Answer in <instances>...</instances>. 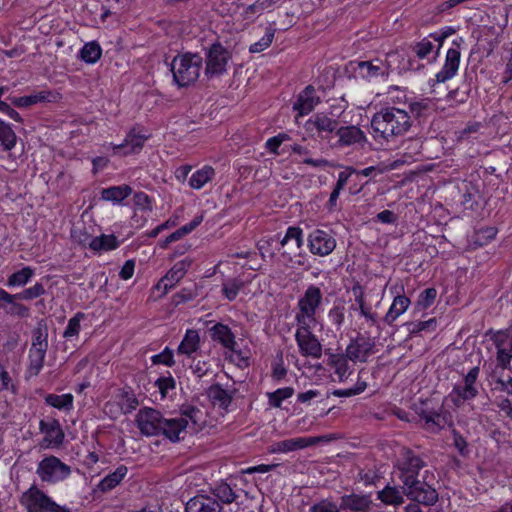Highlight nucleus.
Instances as JSON below:
<instances>
[{"mask_svg": "<svg viewBox=\"0 0 512 512\" xmlns=\"http://www.w3.org/2000/svg\"><path fill=\"white\" fill-rule=\"evenodd\" d=\"M402 461L399 464L400 479L403 493L414 502L425 506L434 505L438 501L437 491L425 481H420L418 473L425 466L424 461L408 448L401 450Z\"/></svg>", "mask_w": 512, "mask_h": 512, "instance_id": "obj_1", "label": "nucleus"}, {"mask_svg": "<svg viewBox=\"0 0 512 512\" xmlns=\"http://www.w3.org/2000/svg\"><path fill=\"white\" fill-rule=\"evenodd\" d=\"M136 423L140 432L146 436L164 434L172 442L181 439L188 421L183 419H164L161 413L152 408L141 409L136 415Z\"/></svg>", "mask_w": 512, "mask_h": 512, "instance_id": "obj_2", "label": "nucleus"}, {"mask_svg": "<svg viewBox=\"0 0 512 512\" xmlns=\"http://www.w3.org/2000/svg\"><path fill=\"white\" fill-rule=\"evenodd\" d=\"M411 125L410 115L405 110L396 107L382 108L374 114L371 120L374 138L385 140L403 135Z\"/></svg>", "mask_w": 512, "mask_h": 512, "instance_id": "obj_3", "label": "nucleus"}, {"mask_svg": "<svg viewBox=\"0 0 512 512\" xmlns=\"http://www.w3.org/2000/svg\"><path fill=\"white\" fill-rule=\"evenodd\" d=\"M203 58L197 53L177 55L171 62L173 80L179 87H187L199 78Z\"/></svg>", "mask_w": 512, "mask_h": 512, "instance_id": "obj_4", "label": "nucleus"}, {"mask_svg": "<svg viewBox=\"0 0 512 512\" xmlns=\"http://www.w3.org/2000/svg\"><path fill=\"white\" fill-rule=\"evenodd\" d=\"M21 503L28 512H70L69 508L58 505L36 486L23 493Z\"/></svg>", "mask_w": 512, "mask_h": 512, "instance_id": "obj_5", "label": "nucleus"}, {"mask_svg": "<svg viewBox=\"0 0 512 512\" xmlns=\"http://www.w3.org/2000/svg\"><path fill=\"white\" fill-rule=\"evenodd\" d=\"M36 473L43 482L57 483L71 474V467L56 456H48L39 462Z\"/></svg>", "mask_w": 512, "mask_h": 512, "instance_id": "obj_6", "label": "nucleus"}, {"mask_svg": "<svg viewBox=\"0 0 512 512\" xmlns=\"http://www.w3.org/2000/svg\"><path fill=\"white\" fill-rule=\"evenodd\" d=\"M230 58L229 51L220 43L212 44L206 53L205 76L210 79L223 74Z\"/></svg>", "mask_w": 512, "mask_h": 512, "instance_id": "obj_7", "label": "nucleus"}, {"mask_svg": "<svg viewBox=\"0 0 512 512\" xmlns=\"http://www.w3.org/2000/svg\"><path fill=\"white\" fill-rule=\"evenodd\" d=\"M480 368L475 366L471 368L464 377V384L455 385L450 394L452 402L460 406L462 402L472 400L478 395L476 381L479 376Z\"/></svg>", "mask_w": 512, "mask_h": 512, "instance_id": "obj_8", "label": "nucleus"}, {"mask_svg": "<svg viewBox=\"0 0 512 512\" xmlns=\"http://www.w3.org/2000/svg\"><path fill=\"white\" fill-rule=\"evenodd\" d=\"M310 252L318 256L329 255L336 247V240L326 231L316 229L308 236Z\"/></svg>", "mask_w": 512, "mask_h": 512, "instance_id": "obj_9", "label": "nucleus"}, {"mask_svg": "<svg viewBox=\"0 0 512 512\" xmlns=\"http://www.w3.org/2000/svg\"><path fill=\"white\" fill-rule=\"evenodd\" d=\"M374 346L375 342L373 339L358 335L348 344L346 357L353 362H366L368 357L373 353Z\"/></svg>", "mask_w": 512, "mask_h": 512, "instance_id": "obj_10", "label": "nucleus"}, {"mask_svg": "<svg viewBox=\"0 0 512 512\" xmlns=\"http://www.w3.org/2000/svg\"><path fill=\"white\" fill-rule=\"evenodd\" d=\"M462 42V38H460L459 41H453V44L456 46V48H450L447 51L444 66L436 74L437 82L444 83L456 75L460 64V45Z\"/></svg>", "mask_w": 512, "mask_h": 512, "instance_id": "obj_11", "label": "nucleus"}, {"mask_svg": "<svg viewBox=\"0 0 512 512\" xmlns=\"http://www.w3.org/2000/svg\"><path fill=\"white\" fill-rule=\"evenodd\" d=\"M321 437H298L274 442L269 447L270 453H288L304 449L318 443Z\"/></svg>", "mask_w": 512, "mask_h": 512, "instance_id": "obj_12", "label": "nucleus"}, {"mask_svg": "<svg viewBox=\"0 0 512 512\" xmlns=\"http://www.w3.org/2000/svg\"><path fill=\"white\" fill-rule=\"evenodd\" d=\"M236 392L235 388L224 389L219 383H215L207 389L206 394L214 406L227 411Z\"/></svg>", "mask_w": 512, "mask_h": 512, "instance_id": "obj_13", "label": "nucleus"}, {"mask_svg": "<svg viewBox=\"0 0 512 512\" xmlns=\"http://www.w3.org/2000/svg\"><path fill=\"white\" fill-rule=\"evenodd\" d=\"M320 102L318 96L315 95V88L308 85L297 97L293 104V109L298 112V116L309 114Z\"/></svg>", "mask_w": 512, "mask_h": 512, "instance_id": "obj_14", "label": "nucleus"}, {"mask_svg": "<svg viewBox=\"0 0 512 512\" xmlns=\"http://www.w3.org/2000/svg\"><path fill=\"white\" fill-rule=\"evenodd\" d=\"M39 429L45 434L44 442L48 443L47 447H59L63 443L65 434L58 420L52 419L49 422L41 420L39 423Z\"/></svg>", "mask_w": 512, "mask_h": 512, "instance_id": "obj_15", "label": "nucleus"}, {"mask_svg": "<svg viewBox=\"0 0 512 512\" xmlns=\"http://www.w3.org/2000/svg\"><path fill=\"white\" fill-rule=\"evenodd\" d=\"M295 339L303 356L317 359L321 357L322 345L313 333L295 334Z\"/></svg>", "mask_w": 512, "mask_h": 512, "instance_id": "obj_16", "label": "nucleus"}, {"mask_svg": "<svg viewBox=\"0 0 512 512\" xmlns=\"http://www.w3.org/2000/svg\"><path fill=\"white\" fill-rule=\"evenodd\" d=\"M322 292L319 287L311 285L305 291L303 297L299 299V310L305 314H316V310L321 304Z\"/></svg>", "mask_w": 512, "mask_h": 512, "instance_id": "obj_17", "label": "nucleus"}, {"mask_svg": "<svg viewBox=\"0 0 512 512\" xmlns=\"http://www.w3.org/2000/svg\"><path fill=\"white\" fill-rule=\"evenodd\" d=\"M186 512H222L219 502L210 496L198 495L190 499L185 507Z\"/></svg>", "mask_w": 512, "mask_h": 512, "instance_id": "obj_18", "label": "nucleus"}, {"mask_svg": "<svg viewBox=\"0 0 512 512\" xmlns=\"http://www.w3.org/2000/svg\"><path fill=\"white\" fill-rule=\"evenodd\" d=\"M336 135L339 137L340 146L363 145L367 141L364 132L356 126H341L337 129Z\"/></svg>", "mask_w": 512, "mask_h": 512, "instance_id": "obj_19", "label": "nucleus"}, {"mask_svg": "<svg viewBox=\"0 0 512 512\" xmlns=\"http://www.w3.org/2000/svg\"><path fill=\"white\" fill-rule=\"evenodd\" d=\"M146 139V136L131 130L122 144L113 146L114 153L123 155L137 153L142 149Z\"/></svg>", "mask_w": 512, "mask_h": 512, "instance_id": "obj_20", "label": "nucleus"}, {"mask_svg": "<svg viewBox=\"0 0 512 512\" xmlns=\"http://www.w3.org/2000/svg\"><path fill=\"white\" fill-rule=\"evenodd\" d=\"M372 504L369 495L349 494L341 497V510L353 512H367Z\"/></svg>", "mask_w": 512, "mask_h": 512, "instance_id": "obj_21", "label": "nucleus"}, {"mask_svg": "<svg viewBox=\"0 0 512 512\" xmlns=\"http://www.w3.org/2000/svg\"><path fill=\"white\" fill-rule=\"evenodd\" d=\"M209 332L214 341L219 342L223 347L231 351L235 350V336L227 325L217 323L210 328Z\"/></svg>", "mask_w": 512, "mask_h": 512, "instance_id": "obj_22", "label": "nucleus"}, {"mask_svg": "<svg viewBox=\"0 0 512 512\" xmlns=\"http://www.w3.org/2000/svg\"><path fill=\"white\" fill-rule=\"evenodd\" d=\"M213 495L215 499L217 498L222 503L230 504L235 502L238 506V509H241L244 507V505H247L245 502H251V500H248L245 496V500L239 501V496L235 494V492L232 490L230 485H228L225 482H221L213 489Z\"/></svg>", "mask_w": 512, "mask_h": 512, "instance_id": "obj_23", "label": "nucleus"}, {"mask_svg": "<svg viewBox=\"0 0 512 512\" xmlns=\"http://www.w3.org/2000/svg\"><path fill=\"white\" fill-rule=\"evenodd\" d=\"M420 417L425 420L427 426L432 431L444 428L448 423V413L436 410L422 409L419 413Z\"/></svg>", "mask_w": 512, "mask_h": 512, "instance_id": "obj_24", "label": "nucleus"}, {"mask_svg": "<svg viewBox=\"0 0 512 512\" xmlns=\"http://www.w3.org/2000/svg\"><path fill=\"white\" fill-rule=\"evenodd\" d=\"M325 354L328 356V363L335 368V374L338 375L339 380L342 382L347 379L349 373L348 358L345 354H334L327 349Z\"/></svg>", "mask_w": 512, "mask_h": 512, "instance_id": "obj_25", "label": "nucleus"}, {"mask_svg": "<svg viewBox=\"0 0 512 512\" xmlns=\"http://www.w3.org/2000/svg\"><path fill=\"white\" fill-rule=\"evenodd\" d=\"M131 193L132 188L129 185L112 186L102 190L101 199L111 201L114 204H120Z\"/></svg>", "mask_w": 512, "mask_h": 512, "instance_id": "obj_26", "label": "nucleus"}, {"mask_svg": "<svg viewBox=\"0 0 512 512\" xmlns=\"http://www.w3.org/2000/svg\"><path fill=\"white\" fill-rule=\"evenodd\" d=\"M200 337L198 331L189 329L178 347V353L191 356L199 348Z\"/></svg>", "mask_w": 512, "mask_h": 512, "instance_id": "obj_27", "label": "nucleus"}, {"mask_svg": "<svg viewBox=\"0 0 512 512\" xmlns=\"http://www.w3.org/2000/svg\"><path fill=\"white\" fill-rule=\"evenodd\" d=\"M280 244L282 247L288 246V250L291 252L299 250L303 245L302 229L294 226L289 227Z\"/></svg>", "mask_w": 512, "mask_h": 512, "instance_id": "obj_28", "label": "nucleus"}, {"mask_svg": "<svg viewBox=\"0 0 512 512\" xmlns=\"http://www.w3.org/2000/svg\"><path fill=\"white\" fill-rule=\"evenodd\" d=\"M410 304V299L405 295H398L394 298L393 303L385 315L384 320L391 324L395 321L401 314H403Z\"/></svg>", "mask_w": 512, "mask_h": 512, "instance_id": "obj_29", "label": "nucleus"}, {"mask_svg": "<svg viewBox=\"0 0 512 512\" xmlns=\"http://www.w3.org/2000/svg\"><path fill=\"white\" fill-rule=\"evenodd\" d=\"M127 467L124 465L119 466L114 472L109 473L106 477H104L99 485L98 488L102 492L109 491L113 488H115L126 476L127 474Z\"/></svg>", "mask_w": 512, "mask_h": 512, "instance_id": "obj_30", "label": "nucleus"}, {"mask_svg": "<svg viewBox=\"0 0 512 512\" xmlns=\"http://www.w3.org/2000/svg\"><path fill=\"white\" fill-rule=\"evenodd\" d=\"M403 490L400 491L397 487L386 486L383 490L378 492V499L386 505H401L404 503Z\"/></svg>", "mask_w": 512, "mask_h": 512, "instance_id": "obj_31", "label": "nucleus"}, {"mask_svg": "<svg viewBox=\"0 0 512 512\" xmlns=\"http://www.w3.org/2000/svg\"><path fill=\"white\" fill-rule=\"evenodd\" d=\"M33 276L34 269L31 268L30 266H26L23 267L21 270L12 273L8 277L6 285L8 287H23L30 282Z\"/></svg>", "mask_w": 512, "mask_h": 512, "instance_id": "obj_32", "label": "nucleus"}, {"mask_svg": "<svg viewBox=\"0 0 512 512\" xmlns=\"http://www.w3.org/2000/svg\"><path fill=\"white\" fill-rule=\"evenodd\" d=\"M310 123L314 125V127L317 129L319 133L321 132H336L338 127V121L332 118H329L324 113H317L312 120H310Z\"/></svg>", "mask_w": 512, "mask_h": 512, "instance_id": "obj_33", "label": "nucleus"}, {"mask_svg": "<svg viewBox=\"0 0 512 512\" xmlns=\"http://www.w3.org/2000/svg\"><path fill=\"white\" fill-rule=\"evenodd\" d=\"M48 348V328L43 321L39 322L33 330L31 349L47 351Z\"/></svg>", "mask_w": 512, "mask_h": 512, "instance_id": "obj_34", "label": "nucleus"}, {"mask_svg": "<svg viewBox=\"0 0 512 512\" xmlns=\"http://www.w3.org/2000/svg\"><path fill=\"white\" fill-rule=\"evenodd\" d=\"M214 175V169L211 166H205L192 174L189 179V185L194 189H200L207 182L211 181Z\"/></svg>", "mask_w": 512, "mask_h": 512, "instance_id": "obj_35", "label": "nucleus"}, {"mask_svg": "<svg viewBox=\"0 0 512 512\" xmlns=\"http://www.w3.org/2000/svg\"><path fill=\"white\" fill-rule=\"evenodd\" d=\"M119 243L114 235H105L94 237L89 243V247L94 251H109L116 249Z\"/></svg>", "mask_w": 512, "mask_h": 512, "instance_id": "obj_36", "label": "nucleus"}, {"mask_svg": "<svg viewBox=\"0 0 512 512\" xmlns=\"http://www.w3.org/2000/svg\"><path fill=\"white\" fill-rule=\"evenodd\" d=\"M73 399V395L70 393L62 395L48 394L45 397V403L59 410L69 411L73 407Z\"/></svg>", "mask_w": 512, "mask_h": 512, "instance_id": "obj_37", "label": "nucleus"}, {"mask_svg": "<svg viewBox=\"0 0 512 512\" xmlns=\"http://www.w3.org/2000/svg\"><path fill=\"white\" fill-rule=\"evenodd\" d=\"M201 417L202 412L200 409L194 406H187L181 410V417L179 419L185 418L188 421V426L185 430L189 429L191 432H196L200 427Z\"/></svg>", "mask_w": 512, "mask_h": 512, "instance_id": "obj_38", "label": "nucleus"}, {"mask_svg": "<svg viewBox=\"0 0 512 512\" xmlns=\"http://www.w3.org/2000/svg\"><path fill=\"white\" fill-rule=\"evenodd\" d=\"M50 92L41 91L35 94L22 96V97H10L9 100L16 107H28L40 102H45L48 99Z\"/></svg>", "mask_w": 512, "mask_h": 512, "instance_id": "obj_39", "label": "nucleus"}, {"mask_svg": "<svg viewBox=\"0 0 512 512\" xmlns=\"http://www.w3.org/2000/svg\"><path fill=\"white\" fill-rule=\"evenodd\" d=\"M176 264L166 273V275L159 281L157 287L163 286L164 290L167 291L178 283L186 273L179 268Z\"/></svg>", "mask_w": 512, "mask_h": 512, "instance_id": "obj_40", "label": "nucleus"}, {"mask_svg": "<svg viewBox=\"0 0 512 512\" xmlns=\"http://www.w3.org/2000/svg\"><path fill=\"white\" fill-rule=\"evenodd\" d=\"M101 54L102 49L95 41L86 43L80 51L81 59L90 64L97 62L100 59Z\"/></svg>", "mask_w": 512, "mask_h": 512, "instance_id": "obj_41", "label": "nucleus"}, {"mask_svg": "<svg viewBox=\"0 0 512 512\" xmlns=\"http://www.w3.org/2000/svg\"><path fill=\"white\" fill-rule=\"evenodd\" d=\"M45 355L46 351L30 348L28 366L30 375L37 376L39 374L44 364Z\"/></svg>", "mask_w": 512, "mask_h": 512, "instance_id": "obj_42", "label": "nucleus"}, {"mask_svg": "<svg viewBox=\"0 0 512 512\" xmlns=\"http://www.w3.org/2000/svg\"><path fill=\"white\" fill-rule=\"evenodd\" d=\"M409 107L416 117H426L435 111V103L431 99L412 102Z\"/></svg>", "mask_w": 512, "mask_h": 512, "instance_id": "obj_43", "label": "nucleus"}, {"mask_svg": "<svg viewBox=\"0 0 512 512\" xmlns=\"http://www.w3.org/2000/svg\"><path fill=\"white\" fill-rule=\"evenodd\" d=\"M294 394L292 387L279 388L274 392L267 393L269 405L275 408L281 407L282 401L290 398Z\"/></svg>", "mask_w": 512, "mask_h": 512, "instance_id": "obj_44", "label": "nucleus"}, {"mask_svg": "<svg viewBox=\"0 0 512 512\" xmlns=\"http://www.w3.org/2000/svg\"><path fill=\"white\" fill-rule=\"evenodd\" d=\"M16 134L9 125L0 120V142L5 150H11L16 144Z\"/></svg>", "mask_w": 512, "mask_h": 512, "instance_id": "obj_45", "label": "nucleus"}, {"mask_svg": "<svg viewBox=\"0 0 512 512\" xmlns=\"http://www.w3.org/2000/svg\"><path fill=\"white\" fill-rule=\"evenodd\" d=\"M295 319H296V322H297V325H298V329H297L295 334L304 335V334H307V333H312V331H311V324L313 322H315V315H312V314L308 315V314H305L302 311H299L296 314Z\"/></svg>", "mask_w": 512, "mask_h": 512, "instance_id": "obj_46", "label": "nucleus"}, {"mask_svg": "<svg viewBox=\"0 0 512 512\" xmlns=\"http://www.w3.org/2000/svg\"><path fill=\"white\" fill-rule=\"evenodd\" d=\"M275 29L267 28L265 35L258 41L250 45L249 51L251 53H259L268 48L274 38Z\"/></svg>", "mask_w": 512, "mask_h": 512, "instance_id": "obj_47", "label": "nucleus"}, {"mask_svg": "<svg viewBox=\"0 0 512 512\" xmlns=\"http://www.w3.org/2000/svg\"><path fill=\"white\" fill-rule=\"evenodd\" d=\"M244 286V283L240 279H232L223 284V293L226 298L230 301L234 300L240 289Z\"/></svg>", "mask_w": 512, "mask_h": 512, "instance_id": "obj_48", "label": "nucleus"}, {"mask_svg": "<svg viewBox=\"0 0 512 512\" xmlns=\"http://www.w3.org/2000/svg\"><path fill=\"white\" fill-rule=\"evenodd\" d=\"M45 294V288L42 283H36L32 287L24 289L22 292L17 293L19 300H32Z\"/></svg>", "mask_w": 512, "mask_h": 512, "instance_id": "obj_49", "label": "nucleus"}, {"mask_svg": "<svg viewBox=\"0 0 512 512\" xmlns=\"http://www.w3.org/2000/svg\"><path fill=\"white\" fill-rule=\"evenodd\" d=\"M341 507L338 506L335 502L330 499H321L320 501L314 503L309 512H340Z\"/></svg>", "mask_w": 512, "mask_h": 512, "instance_id": "obj_50", "label": "nucleus"}, {"mask_svg": "<svg viewBox=\"0 0 512 512\" xmlns=\"http://www.w3.org/2000/svg\"><path fill=\"white\" fill-rule=\"evenodd\" d=\"M268 0H257L255 3L247 6L244 9L243 16L245 19L252 18L255 14H261L264 10L271 8Z\"/></svg>", "mask_w": 512, "mask_h": 512, "instance_id": "obj_51", "label": "nucleus"}, {"mask_svg": "<svg viewBox=\"0 0 512 512\" xmlns=\"http://www.w3.org/2000/svg\"><path fill=\"white\" fill-rule=\"evenodd\" d=\"M84 317V314L78 312L74 317L68 321V325L63 333V337L69 339L73 336H77L80 331V321Z\"/></svg>", "mask_w": 512, "mask_h": 512, "instance_id": "obj_52", "label": "nucleus"}, {"mask_svg": "<svg viewBox=\"0 0 512 512\" xmlns=\"http://www.w3.org/2000/svg\"><path fill=\"white\" fill-rule=\"evenodd\" d=\"M433 48V43L427 38H424L413 46V51L418 58L424 59L432 52Z\"/></svg>", "mask_w": 512, "mask_h": 512, "instance_id": "obj_53", "label": "nucleus"}, {"mask_svg": "<svg viewBox=\"0 0 512 512\" xmlns=\"http://www.w3.org/2000/svg\"><path fill=\"white\" fill-rule=\"evenodd\" d=\"M436 325L437 322L435 318H431L427 321H420L417 323L408 324V326L411 327L409 328V331L411 333H419L421 331H434L436 329Z\"/></svg>", "mask_w": 512, "mask_h": 512, "instance_id": "obj_54", "label": "nucleus"}, {"mask_svg": "<svg viewBox=\"0 0 512 512\" xmlns=\"http://www.w3.org/2000/svg\"><path fill=\"white\" fill-rule=\"evenodd\" d=\"M151 360L153 364H164L168 367L175 364L173 352L169 348H165L163 352L152 356Z\"/></svg>", "mask_w": 512, "mask_h": 512, "instance_id": "obj_55", "label": "nucleus"}, {"mask_svg": "<svg viewBox=\"0 0 512 512\" xmlns=\"http://www.w3.org/2000/svg\"><path fill=\"white\" fill-rule=\"evenodd\" d=\"M437 296L435 288H427L419 295L418 305L422 308H427L433 304Z\"/></svg>", "mask_w": 512, "mask_h": 512, "instance_id": "obj_56", "label": "nucleus"}, {"mask_svg": "<svg viewBox=\"0 0 512 512\" xmlns=\"http://www.w3.org/2000/svg\"><path fill=\"white\" fill-rule=\"evenodd\" d=\"M155 386L158 387L162 397H165L170 389L175 388V380L172 376L160 377L155 381Z\"/></svg>", "mask_w": 512, "mask_h": 512, "instance_id": "obj_57", "label": "nucleus"}, {"mask_svg": "<svg viewBox=\"0 0 512 512\" xmlns=\"http://www.w3.org/2000/svg\"><path fill=\"white\" fill-rule=\"evenodd\" d=\"M6 313L19 316V317H28L29 316V308L21 303L16 302L14 300L12 303H9V307L6 309Z\"/></svg>", "mask_w": 512, "mask_h": 512, "instance_id": "obj_58", "label": "nucleus"}, {"mask_svg": "<svg viewBox=\"0 0 512 512\" xmlns=\"http://www.w3.org/2000/svg\"><path fill=\"white\" fill-rule=\"evenodd\" d=\"M510 331H498L494 333L492 340L496 349L509 348Z\"/></svg>", "mask_w": 512, "mask_h": 512, "instance_id": "obj_59", "label": "nucleus"}, {"mask_svg": "<svg viewBox=\"0 0 512 512\" xmlns=\"http://www.w3.org/2000/svg\"><path fill=\"white\" fill-rule=\"evenodd\" d=\"M496 359L498 366L506 369L510 366V362L512 360V351H510V348L497 349Z\"/></svg>", "mask_w": 512, "mask_h": 512, "instance_id": "obj_60", "label": "nucleus"}, {"mask_svg": "<svg viewBox=\"0 0 512 512\" xmlns=\"http://www.w3.org/2000/svg\"><path fill=\"white\" fill-rule=\"evenodd\" d=\"M134 204L142 210H151V201L144 192H137L134 195Z\"/></svg>", "mask_w": 512, "mask_h": 512, "instance_id": "obj_61", "label": "nucleus"}, {"mask_svg": "<svg viewBox=\"0 0 512 512\" xmlns=\"http://www.w3.org/2000/svg\"><path fill=\"white\" fill-rule=\"evenodd\" d=\"M358 66L364 77L377 76L380 71V67L373 65L371 62H360Z\"/></svg>", "mask_w": 512, "mask_h": 512, "instance_id": "obj_62", "label": "nucleus"}, {"mask_svg": "<svg viewBox=\"0 0 512 512\" xmlns=\"http://www.w3.org/2000/svg\"><path fill=\"white\" fill-rule=\"evenodd\" d=\"M196 295H197V293H196L195 289L183 288L181 291H179L175 295V298L177 299L176 303L180 304V303L188 302V301L194 299L196 297Z\"/></svg>", "mask_w": 512, "mask_h": 512, "instance_id": "obj_63", "label": "nucleus"}, {"mask_svg": "<svg viewBox=\"0 0 512 512\" xmlns=\"http://www.w3.org/2000/svg\"><path fill=\"white\" fill-rule=\"evenodd\" d=\"M191 369L195 375L201 378L208 373L209 366L205 361L193 360V363L191 364Z\"/></svg>", "mask_w": 512, "mask_h": 512, "instance_id": "obj_64", "label": "nucleus"}]
</instances>
